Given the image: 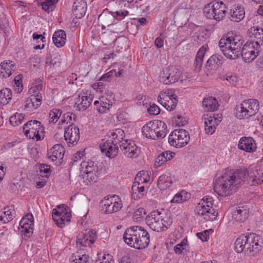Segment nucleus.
<instances>
[{
	"label": "nucleus",
	"instance_id": "nucleus-55",
	"mask_svg": "<svg viewBox=\"0 0 263 263\" xmlns=\"http://www.w3.org/2000/svg\"><path fill=\"white\" fill-rule=\"evenodd\" d=\"M95 263H115L112 256L109 254L105 255L101 260H97Z\"/></svg>",
	"mask_w": 263,
	"mask_h": 263
},
{
	"label": "nucleus",
	"instance_id": "nucleus-4",
	"mask_svg": "<svg viewBox=\"0 0 263 263\" xmlns=\"http://www.w3.org/2000/svg\"><path fill=\"white\" fill-rule=\"evenodd\" d=\"M107 136L115 139L118 142L120 148L123 153L128 158H135L138 156L137 146L134 141L124 139V132L120 128L109 131Z\"/></svg>",
	"mask_w": 263,
	"mask_h": 263
},
{
	"label": "nucleus",
	"instance_id": "nucleus-58",
	"mask_svg": "<svg viewBox=\"0 0 263 263\" xmlns=\"http://www.w3.org/2000/svg\"><path fill=\"white\" fill-rule=\"evenodd\" d=\"M113 72H115V71L111 70L109 72L104 74L99 80L100 81L109 82L111 81V77L113 74Z\"/></svg>",
	"mask_w": 263,
	"mask_h": 263
},
{
	"label": "nucleus",
	"instance_id": "nucleus-35",
	"mask_svg": "<svg viewBox=\"0 0 263 263\" xmlns=\"http://www.w3.org/2000/svg\"><path fill=\"white\" fill-rule=\"evenodd\" d=\"M253 109L249 111L247 108L245 109V106L241 103L236 107V116L239 119H248L253 116Z\"/></svg>",
	"mask_w": 263,
	"mask_h": 263
},
{
	"label": "nucleus",
	"instance_id": "nucleus-36",
	"mask_svg": "<svg viewBox=\"0 0 263 263\" xmlns=\"http://www.w3.org/2000/svg\"><path fill=\"white\" fill-rule=\"evenodd\" d=\"M222 64V62L219 57L216 54L211 56L206 61V67L212 70H216Z\"/></svg>",
	"mask_w": 263,
	"mask_h": 263
},
{
	"label": "nucleus",
	"instance_id": "nucleus-17",
	"mask_svg": "<svg viewBox=\"0 0 263 263\" xmlns=\"http://www.w3.org/2000/svg\"><path fill=\"white\" fill-rule=\"evenodd\" d=\"M64 137L68 144L74 145L79 140V128L74 124H70L65 128Z\"/></svg>",
	"mask_w": 263,
	"mask_h": 263
},
{
	"label": "nucleus",
	"instance_id": "nucleus-16",
	"mask_svg": "<svg viewBox=\"0 0 263 263\" xmlns=\"http://www.w3.org/2000/svg\"><path fill=\"white\" fill-rule=\"evenodd\" d=\"M96 239V232L89 230L82 232L77 237V244L82 247H90Z\"/></svg>",
	"mask_w": 263,
	"mask_h": 263
},
{
	"label": "nucleus",
	"instance_id": "nucleus-40",
	"mask_svg": "<svg viewBox=\"0 0 263 263\" xmlns=\"http://www.w3.org/2000/svg\"><path fill=\"white\" fill-rule=\"evenodd\" d=\"M42 102V96L39 92L31 96L29 100H27V105L28 107L32 106L34 108H38L41 105Z\"/></svg>",
	"mask_w": 263,
	"mask_h": 263
},
{
	"label": "nucleus",
	"instance_id": "nucleus-45",
	"mask_svg": "<svg viewBox=\"0 0 263 263\" xmlns=\"http://www.w3.org/2000/svg\"><path fill=\"white\" fill-rule=\"evenodd\" d=\"M76 116L75 114L71 112H67L64 114L59 122V124H63L64 123H70L73 124V121H76Z\"/></svg>",
	"mask_w": 263,
	"mask_h": 263
},
{
	"label": "nucleus",
	"instance_id": "nucleus-5",
	"mask_svg": "<svg viewBox=\"0 0 263 263\" xmlns=\"http://www.w3.org/2000/svg\"><path fill=\"white\" fill-rule=\"evenodd\" d=\"M145 221L151 230L157 232L166 231L173 222V220L170 216L157 210L150 213L146 217Z\"/></svg>",
	"mask_w": 263,
	"mask_h": 263
},
{
	"label": "nucleus",
	"instance_id": "nucleus-27",
	"mask_svg": "<svg viewBox=\"0 0 263 263\" xmlns=\"http://www.w3.org/2000/svg\"><path fill=\"white\" fill-rule=\"evenodd\" d=\"M15 69L16 66L13 61H4L0 64V74L4 78L9 77Z\"/></svg>",
	"mask_w": 263,
	"mask_h": 263
},
{
	"label": "nucleus",
	"instance_id": "nucleus-37",
	"mask_svg": "<svg viewBox=\"0 0 263 263\" xmlns=\"http://www.w3.org/2000/svg\"><path fill=\"white\" fill-rule=\"evenodd\" d=\"M29 221L23 217L20 222L22 232L23 233L25 237H27V238H29L33 234V228L29 225Z\"/></svg>",
	"mask_w": 263,
	"mask_h": 263
},
{
	"label": "nucleus",
	"instance_id": "nucleus-14",
	"mask_svg": "<svg viewBox=\"0 0 263 263\" xmlns=\"http://www.w3.org/2000/svg\"><path fill=\"white\" fill-rule=\"evenodd\" d=\"M118 196L114 195L110 197H105L101 201L102 210L105 214H110L114 212H117L122 207V204L121 201H116V198Z\"/></svg>",
	"mask_w": 263,
	"mask_h": 263
},
{
	"label": "nucleus",
	"instance_id": "nucleus-8",
	"mask_svg": "<svg viewBox=\"0 0 263 263\" xmlns=\"http://www.w3.org/2000/svg\"><path fill=\"white\" fill-rule=\"evenodd\" d=\"M213 201L212 197H204L196 207V213L203 216L206 221L213 220L217 216L218 212L212 207Z\"/></svg>",
	"mask_w": 263,
	"mask_h": 263
},
{
	"label": "nucleus",
	"instance_id": "nucleus-29",
	"mask_svg": "<svg viewBox=\"0 0 263 263\" xmlns=\"http://www.w3.org/2000/svg\"><path fill=\"white\" fill-rule=\"evenodd\" d=\"M249 216V209L246 206H239L233 212L232 217L236 221L242 222Z\"/></svg>",
	"mask_w": 263,
	"mask_h": 263
},
{
	"label": "nucleus",
	"instance_id": "nucleus-34",
	"mask_svg": "<svg viewBox=\"0 0 263 263\" xmlns=\"http://www.w3.org/2000/svg\"><path fill=\"white\" fill-rule=\"evenodd\" d=\"M202 105L208 111H214L218 107L216 99L212 97H210L209 98H204L202 101Z\"/></svg>",
	"mask_w": 263,
	"mask_h": 263
},
{
	"label": "nucleus",
	"instance_id": "nucleus-57",
	"mask_svg": "<svg viewBox=\"0 0 263 263\" xmlns=\"http://www.w3.org/2000/svg\"><path fill=\"white\" fill-rule=\"evenodd\" d=\"M99 18H101L104 25L107 26H109L112 24V18L111 16H107L106 15L101 14L100 15Z\"/></svg>",
	"mask_w": 263,
	"mask_h": 263
},
{
	"label": "nucleus",
	"instance_id": "nucleus-1",
	"mask_svg": "<svg viewBox=\"0 0 263 263\" xmlns=\"http://www.w3.org/2000/svg\"><path fill=\"white\" fill-rule=\"evenodd\" d=\"M249 175L247 169L236 171L228 168L216 176L214 190L219 196H228L235 192Z\"/></svg>",
	"mask_w": 263,
	"mask_h": 263
},
{
	"label": "nucleus",
	"instance_id": "nucleus-24",
	"mask_svg": "<svg viewBox=\"0 0 263 263\" xmlns=\"http://www.w3.org/2000/svg\"><path fill=\"white\" fill-rule=\"evenodd\" d=\"M87 4L84 0H75L72 6V14L73 16L81 18L86 13Z\"/></svg>",
	"mask_w": 263,
	"mask_h": 263
},
{
	"label": "nucleus",
	"instance_id": "nucleus-12",
	"mask_svg": "<svg viewBox=\"0 0 263 263\" xmlns=\"http://www.w3.org/2000/svg\"><path fill=\"white\" fill-rule=\"evenodd\" d=\"M261 48L251 41L247 42L241 47L240 55L246 63H250L258 55Z\"/></svg>",
	"mask_w": 263,
	"mask_h": 263
},
{
	"label": "nucleus",
	"instance_id": "nucleus-32",
	"mask_svg": "<svg viewBox=\"0 0 263 263\" xmlns=\"http://www.w3.org/2000/svg\"><path fill=\"white\" fill-rule=\"evenodd\" d=\"M66 35L63 30L55 31L52 36L53 42L58 48L61 47L65 44Z\"/></svg>",
	"mask_w": 263,
	"mask_h": 263
},
{
	"label": "nucleus",
	"instance_id": "nucleus-20",
	"mask_svg": "<svg viewBox=\"0 0 263 263\" xmlns=\"http://www.w3.org/2000/svg\"><path fill=\"white\" fill-rule=\"evenodd\" d=\"M247 32L251 39L250 41L261 47L263 45V28L254 26L250 28Z\"/></svg>",
	"mask_w": 263,
	"mask_h": 263
},
{
	"label": "nucleus",
	"instance_id": "nucleus-47",
	"mask_svg": "<svg viewBox=\"0 0 263 263\" xmlns=\"http://www.w3.org/2000/svg\"><path fill=\"white\" fill-rule=\"evenodd\" d=\"M24 116L23 114L16 113L14 116L10 118V123L13 126H16L21 124L24 120Z\"/></svg>",
	"mask_w": 263,
	"mask_h": 263
},
{
	"label": "nucleus",
	"instance_id": "nucleus-15",
	"mask_svg": "<svg viewBox=\"0 0 263 263\" xmlns=\"http://www.w3.org/2000/svg\"><path fill=\"white\" fill-rule=\"evenodd\" d=\"M247 242L245 244L244 252L245 253H256L261 250V246L259 245V241L261 240L260 236L257 235L254 233L250 234L247 235Z\"/></svg>",
	"mask_w": 263,
	"mask_h": 263
},
{
	"label": "nucleus",
	"instance_id": "nucleus-60",
	"mask_svg": "<svg viewBox=\"0 0 263 263\" xmlns=\"http://www.w3.org/2000/svg\"><path fill=\"white\" fill-rule=\"evenodd\" d=\"M175 118L177 119H175V121L179 126H183L187 124V121L181 115H177Z\"/></svg>",
	"mask_w": 263,
	"mask_h": 263
},
{
	"label": "nucleus",
	"instance_id": "nucleus-38",
	"mask_svg": "<svg viewBox=\"0 0 263 263\" xmlns=\"http://www.w3.org/2000/svg\"><path fill=\"white\" fill-rule=\"evenodd\" d=\"M241 104L245 106V109L247 108L249 111L254 108L253 110V112L254 111L253 116L257 113L259 109V103L256 100L249 99L245 100Z\"/></svg>",
	"mask_w": 263,
	"mask_h": 263
},
{
	"label": "nucleus",
	"instance_id": "nucleus-3",
	"mask_svg": "<svg viewBox=\"0 0 263 263\" xmlns=\"http://www.w3.org/2000/svg\"><path fill=\"white\" fill-rule=\"evenodd\" d=\"M244 42L241 35L232 34L226 38H221L219 42V47L226 58L234 60L240 55V50Z\"/></svg>",
	"mask_w": 263,
	"mask_h": 263
},
{
	"label": "nucleus",
	"instance_id": "nucleus-64",
	"mask_svg": "<svg viewBox=\"0 0 263 263\" xmlns=\"http://www.w3.org/2000/svg\"><path fill=\"white\" fill-rule=\"evenodd\" d=\"M40 172L46 174V176L50 172L49 165L46 164H42L41 165Z\"/></svg>",
	"mask_w": 263,
	"mask_h": 263
},
{
	"label": "nucleus",
	"instance_id": "nucleus-11",
	"mask_svg": "<svg viewBox=\"0 0 263 263\" xmlns=\"http://www.w3.org/2000/svg\"><path fill=\"white\" fill-rule=\"evenodd\" d=\"M44 129L42 123L37 120L29 121L23 126L25 135L30 139H35L36 141L41 140L40 134L43 132Z\"/></svg>",
	"mask_w": 263,
	"mask_h": 263
},
{
	"label": "nucleus",
	"instance_id": "nucleus-26",
	"mask_svg": "<svg viewBox=\"0 0 263 263\" xmlns=\"http://www.w3.org/2000/svg\"><path fill=\"white\" fill-rule=\"evenodd\" d=\"M92 101V98L91 96H87L84 93L79 95L76 100L74 107L79 111L86 110L91 104Z\"/></svg>",
	"mask_w": 263,
	"mask_h": 263
},
{
	"label": "nucleus",
	"instance_id": "nucleus-62",
	"mask_svg": "<svg viewBox=\"0 0 263 263\" xmlns=\"http://www.w3.org/2000/svg\"><path fill=\"white\" fill-rule=\"evenodd\" d=\"M204 130L206 134L209 135H212L215 132L216 129L215 127H213L212 125H210L209 124H207L206 122H204Z\"/></svg>",
	"mask_w": 263,
	"mask_h": 263
},
{
	"label": "nucleus",
	"instance_id": "nucleus-53",
	"mask_svg": "<svg viewBox=\"0 0 263 263\" xmlns=\"http://www.w3.org/2000/svg\"><path fill=\"white\" fill-rule=\"evenodd\" d=\"M166 157H164V153H161L156 159L154 165L156 167H158L165 162Z\"/></svg>",
	"mask_w": 263,
	"mask_h": 263
},
{
	"label": "nucleus",
	"instance_id": "nucleus-23",
	"mask_svg": "<svg viewBox=\"0 0 263 263\" xmlns=\"http://www.w3.org/2000/svg\"><path fill=\"white\" fill-rule=\"evenodd\" d=\"M246 180L251 186L263 183V167L254 170L250 173L249 178L247 177Z\"/></svg>",
	"mask_w": 263,
	"mask_h": 263
},
{
	"label": "nucleus",
	"instance_id": "nucleus-25",
	"mask_svg": "<svg viewBox=\"0 0 263 263\" xmlns=\"http://www.w3.org/2000/svg\"><path fill=\"white\" fill-rule=\"evenodd\" d=\"M230 19L231 21L239 22L245 17V9L241 5H234L230 10Z\"/></svg>",
	"mask_w": 263,
	"mask_h": 263
},
{
	"label": "nucleus",
	"instance_id": "nucleus-59",
	"mask_svg": "<svg viewBox=\"0 0 263 263\" xmlns=\"http://www.w3.org/2000/svg\"><path fill=\"white\" fill-rule=\"evenodd\" d=\"M164 36L162 33L160 34V35L157 37L155 41V45L157 47L160 48L163 46Z\"/></svg>",
	"mask_w": 263,
	"mask_h": 263
},
{
	"label": "nucleus",
	"instance_id": "nucleus-42",
	"mask_svg": "<svg viewBox=\"0 0 263 263\" xmlns=\"http://www.w3.org/2000/svg\"><path fill=\"white\" fill-rule=\"evenodd\" d=\"M190 194L184 191H181L177 193L171 200V202L181 203L186 201L190 198Z\"/></svg>",
	"mask_w": 263,
	"mask_h": 263
},
{
	"label": "nucleus",
	"instance_id": "nucleus-46",
	"mask_svg": "<svg viewBox=\"0 0 263 263\" xmlns=\"http://www.w3.org/2000/svg\"><path fill=\"white\" fill-rule=\"evenodd\" d=\"M202 120L203 122H206L207 124L215 128L220 122V120L216 118L214 116H209L208 114H204L202 117Z\"/></svg>",
	"mask_w": 263,
	"mask_h": 263
},
{
	"label": "nucleus",
	"instance_id": "nucleus-51",
	"mask_svg": "<svg viewBox=\"0 0 263 263\" xmlns=\"http://www.w3.org/2000/svg\"><path fill=\"white\" fill-rule=\"evenodd\" d=\"M52 218L54 221H58L60 218L63 217L65 216V214H64V212L62 210L61 211L58 210L56 209H54L52 211Z\"/></svg>",
	"mask_w": 263,
	"mask_h": 263
},
{
	"label": "nucleus",
	"instance_id": "nucleus-7",
	"mask_svg": "<svg viewBox=\"0 0 263 263\" xmlns=\"http://www.w3.org/2000/svg\"><path fill=\"white\" fill-rule=\"evenodd\" d=\"M227 10V7L222 2L213 1L205 6L203 12L207 18L219 22L224 18Z\"/></svg>",
	"mask_w": 263,
	"mask_h": 263
},
{
	"label": "nucleus",
	"instance_id": "nucleus-61",
	"mask_svg": "<svg viewBox=\"0 0 263 263\" xmlns=\"http://www.w3.org/2000/svg\"><path fill=\"white\" fill-rule=\"evenodd\" d=\"M93 88L97 91L102 92L105 88V84L103 83V81H99V82L93 85Z\"/></svg>",
	"mask_w": 263,
	"mask_h": 263
},
{
	"label": "nucleus",
	"instance_id": "nucleus-13",
	"mask_svg": "<svg viewBox=\"0 0 263 263\" xmlns=\"http://www.w3.org/2000/svg\"><path fill=\"white\" fill-rule=\"evenodd\" d=\"M180 72L175 66H169L164 69L160 77V82L170 84L177 82L180 78Z\"/></svg>",
	"mask_w": 263,
	"mask_h": 263
},
{
	"label": "nucleus",
	"instance_id": "nucleus-30",
	"mask_svg": "<svg viewBox=\"0 0 263 263\" xmlns=\"http://www.w3.org/2000/svg\"><path fill=\"white\" fill-rule=\"evenodd\" d=\"M112 101L104 97L102 98L100 101L96 100L94 102V105L96 106L97 110L101 114L105 113L108 111L109 109L110 106L112 105Z\"/></svg>",
	"mask_w": 263,
	"mask_h": 263
},
{
	"label": "nucleus",
	"instance_id": "nucleus-22",
	"mask_svg": "<svg viewBox=\"0 0 263 263\" xmlns=\"http://www.w3.org/2000/svg\"><path fill=\"white\" fill-rule=\"evenodd\" d=\"M178 98H173L169 99L164 93H160L158 96V102L168 111L173 110L178 103Z\"/></svg>",
	"mask_w": 263,
	"mask_h": 263
},
{
	"label": "nucleus",
	"instance_id": "nucleus-52",
	"mask_svg": "<svg viewBox=\"0 0 263 263\" xmlns=\"http://www.w3.org/2000/svg\"><path fill=\"white\" fill-rule=\"evenodd\" d=\"M42 9L46 12H49L53 10L54 8V4H52L51 2H48L46 0L44 2L42 3Z\"/></svg>",
	"mask_w": 263,
	"mask_h": 263
},
{
	"label": "nucleus",
	"instance_id": "nucleus-39",
	"mask_svg": "<svg viewBox=\"0 0 263 263\" xmlns=\"http://www.w3.org/2000/svg\"><path fill=\"white\" fill-rule=\"evenodd\" d=\"M12 98L10 89L6 88L0 91V104L6 105Z\"/></svg>",
	"mask_w": 263,
	"mask_h": 263
},
{
	"label": "nucleus",
	"instance_id": "nucleus-43",
	"mask_svg": "<svg viewBox=\"0 0 263 263\" xmlns=\"http://www.w3.org/2000/svg\"><path fill=\"white\" fill-rule=\"evenodd\" d=\"M5 211L0 216V220L3 223H7L13 219L15 211L14 209L5 208Z\"/></svg>",
	"mask_w": 263,
	"mask_h": 263
},
{
	"label": "nucleus",
	"instance_id": "nucleus-48",
	"mask_svg": "<svg viewBox=\"0 0 263 263\" xmlns=\"http://www.w3.org/2000/svg\"><path fill=\"white\" fill-rule=\"evenodd\" d=\"M146 214V211L144 208H139L136 210L133 214V218L135 222H140L143 219L144 216Z\"/></svg>",
	"mask_w": 263,
	"mask_h": 263
},
{
	"label": "nucleus",
	"instance_id": "nucleus-18",
	"mask_svg": "<svg viewBox=\"0 0 263 263\" xmlns=\"http://www.w3.org/2000/svg\"><path fill=\"white\" fill-rule=\"evenodd\" d=\"M111 139L107 140L105 142L100 145L101 150L102 153H104L106 156L109 158H114L117 156L118 153L119 148L117 145L118 142H115V139Z\"/></svg>",
	"mask_w": 263,
	"mask_h": 263
},
{
	"label": "nucleus",
	"instance_id": "nucleus-9",
	"mask_svg": "<svg viewBox=\"0 0 263 263\" xmlns=\"http://www.w3.org/2000/svg\"><path fill=\"white\" fill-rule=\"evenodd\" d=\"M80 170L84 182L88 184L96 182L99 176V168L95 162L88 160L80 164Z\"/></svg>",
	"mask_w": 263,
	"mask_h": 263
},
{
	"label": "nucleus",
	"instance_id": "nucleus-50",
	"mask_svg": "<svg viewBox=\"0 0 263 263\" xmlns=\"http://www.w3.org/2000/svg\"><path fill=\"white\" fill-rule=\"evenodd\" d=\"M62 114V111L57 108H54L49 112V122L55 123L60 118Z\"/></svg>",
	"mask_w": 263,
	"mask_h": 263
},
{
	"label": "nucleus",
	"instance_id": "nucleus-54",
	"mask_svg": "<svg viewBox=\"0 0 263 263\" xmlns=\"http://www.w3.org/2000/svg\"><path fill=\"white\" fill-rule=\"evenodd\" d=\"M147 112L149 115H157L160 113V109L157 105L153 104L147 108Z\"/></svg>",
	"mask_w": 263,
	"mask_h": 263
},
{
	"label": "nucleus",
	"instance_id": "nucleus-44",
	"mask_svg": "<svg viewBox=\"0 0 263 263\" xmlns=\"http://www.w3.org/2000/svg\"><path fill=\"white\" fill-rule=\"evenodd\" d=\"M247 235L239 236L235 241V250L237 253H241L244 251L245 244L247 242Z\"/></svg>",
	"mask_w": 263,
	"mask_h": 263
},
{
	"label": "nucleus",
	"instance_id": "nucleus-41",
	"mask_svg": "<svg viewBox=\"0 0 263 263\" xmlns=\"http://www.w3.org/2000/svg\"><path fill=\"white\" fill-rule=\"evenodd\" d=\"M204 54V51L201 48L198 51L194 62V70L199 72L202 65V62Z\"/></svg>",
	"mask_w": 263,
	"mask_h": 263
},
{
	"label": "nucleus",
	"instance_id": "nucleus-33",
	"mask_svg": "<svg viewBox=\"0 0 263 263\" xmlns=\"http://www.w3.org/2000/svg\"><path fill=\"white\" fill-rule=\"evenodd\" d=\"M132 197L135 200L142 198L145 194V187L140 184L134 182L132 187Z\"/></svg>",
	"mask_w": 263,
	"mask_h": 263
},
{
	"label": "nucleus",
	"instance_id": "nucleus-2",
	"mask_svg": "<svg viewBox=\"0 0 263 263\" xmlns=\"http://www.w3.org/2000/svg\"><path fill=\"white\" fill-rule=\"evenodd\" d=\"M125 242L136 249L146 248L149 243V235L143 227L134 226L127 228L123 237Z\"/></svg>",
	"mask_w": 263,
	"mask_h": 263
},
{
	"label": "nucleus",
	"instance_id": "nucleus-10",
	"mask_svg": "<svg viewBox=\"0 0 263 263\" xmlns=\"http://www.w3.org/2000/svg\"><path fill=\"white\" fill-rule=\"evenodd\" d=\"M190 139L189 134L186 130L177 129L169 135L168 141L171 145L181 148L188 143Z\"/></svg>",
	"mask_w": 263,
	"mask_h": 263
},
{
	"label": "nucleus",
	"instance_id": "nucleus-56",
	"mask_svg": "<svg viewBox=\"0 0 263 263\" xmlns=\"http://www.w3.org/2000/svg\"><path fill=\"white\" fill-rule=\"evenodd\" d=\"M128 14V12L127 11L120 10L114 12V14L112 15V16L115 18H116L118 20H121L124 16H127Z\"/></svg>",
	"mask_w": 263,
	"mask_h": 263
},
{
	"label": "nucleus",
	"instance_id": "nucleus-49",
	"mask_svg": "<svg viewBox=\"0 0 263 263\" xmlns=\"http://www.w3.org/2000/svg\"><path fill=\"white\" fill-rule=\"evenodd\" d=\"M147 178L148 174L146 172L140 171L137 174L134 182L142 184L147 182Z\"/></svg>",
	"mask_w": 263,
	"mask_h": 263
},
{
	"label": "nucleus",
	"instance_id": "nucleus-31",
	"mask_svg": "<svg viewBox=\"0 0 263 263\" xmlns=\"http://www.w3.org/2000/svg\"><path fill=\"white\" fill-rule=\"evenodd\" d=\"M69 260L70 263H90V261L89 256L83 252L81 250L73 253Z\"/></svg>",
	"mask_w": 263,
	"mask_h": 263
},
{
	"label": "nucleus",
	"instance_id": "nucleus-19",
	"mask_svg": "<svg viewBox=\"0 0 263 263\" xmlns=\"http://www.w3.org/2000/svg\"><path fill=\"white\" fill-rule=\"evenodd\" d=\"M64 153V148L61 144H55L48 152L47 156L52 161H55L57 165H60L62 163Z\"/></svg>",
	"mask_w": 263,
	"mask_h": 263
},
{
	"label": "nucleus",
	"instance_id": "nucleus-6",
	"mask_svg": "<svg viewBox=\"0 0 263 263\" xmlns=\"http://www.w3.org/2000/svg\"><path fill=\"white\" fill-rule=\"evenodd\" d=\"M166 131V124L161 121H150L144 125L142 129L143 135L152 139L165 137Z\"/></svg>",
	"mask_w": 263,
	"mask_h": 263
},
{
	"label": "nucleus",
	"instance_id": "nucleus-21",
	"mask_svg": "<svg viewBox=\"0 0 263 263\" xmlns=\"http://www.w3.org/2000/svg\"><path fill=\"white\" fill-rule=\"evenodd\" d=\"M239 149L248 153H253L256 149V144L254 139L250 137H242L238 144Z\"/></svg>",
	"mask_w": 263,
	"mask_h": 263
},
{
	"label": "nucleus",
	"instance_id": "nucleus-28",
	"mask_svg": "<svg viewBox=\"0 0 263 263\" xmlns=\"http://www.w3.org/2000/svg\"><path fill=\"white\" fill-rule=\"evenodd\" d=\"M174 180V176L168 173L163 174L159 177L158 186L161 190H164L170 187Z\"/></svg>",
	"mask_w": 263,
	"mask_h": 263
},
{
	"label": "nucleus",
	"instance_id": "nucleus-63",
	"mask_svg": "<svg viewBox=\"0 0 263 263\" xmlns=\"http://www.w3.org/2000/svg\"><path fill=\"white\" fill-rule=\"evenodd\" d=\"M197 236L202 241H206L209 237V232L205 230L203 232L197 233Z\"/></svg>",
	"mask_w": 263,
	"mask_h": 263
}]
</instances>
